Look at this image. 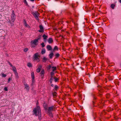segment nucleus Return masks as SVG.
<instances>
[{
    "mask_svg": "<svg viewBox=\"0 0 121 121\" xmlns=\"http://www.w3.org/2000/svg\"><path fill=\"white\" fill-rule=\"evenodd\" d=\"M33 111L35 116H38L39 119L40 120L41 119V112L40 107L37 106L36 108L34 109Z\"/></svg>",
    "mask_w": 121,
    "mask_h": 121,
    "instance_id": "nucleus-1",
    "label": "nucleus"
},
{
    "mask_svg": "<svg viewBox=\"0 0 121 121\" xmlns=\"http://www.w3.org/2000/svg\"><path fill=\"white\" fill-rule=\"evenodd\" d=\"M40 56L39 53H37L34 55L32 60L34 61H36L37 62H39L40 61Z\"/></svg>",
    "mask_w": 121,
    "mask_h": 121,
    "instance_id": "nucleus-2",
    "label": "nucleus"
},
{
    "mask_svg": "<svg viewBox=\"0 0 121 121\" xmlns=\"http://www.w3.org/2000/svg\"><path fill=\"white\" fill-rule=\"evenodd\" d=\"M16 15L14 13V10L12 11L11 15V20L13 22L15 20Z\"/></svg>",
    "mask_w": 121,
    "mask_h": 121,
    "instance_id": "nucleus-3",
    "label": "nucleus"
},
{
    "mask_svg": "<svg viewBox=\"0 0 121 121\" xmlns=\"http://www.w3.org/2000/svg\"><path fill=\"white\" fill-rule=\"evenodd\" d=\"M55 107L53 106H52L48 108V112L49 114L52 113V111L55 110Z\"/></svg>",
    "mask_w": 121,
    "mask_h": 121,
    "instance_id": "nucleus-4",
    "label": "nucleus"
},
{
    "mask_svg": "<svg viewBox=\"0 0 121 121\" xmlns=\"http://www.w3.org/2000/svg\"><path fill=\"white\" fill-rule=\"evenodd\" d=\"M41 38V37H39L37 39H35L34 40H32L31 41V43H33L35 45H37L38 43V40Z\"/></svg>",
    "mask_w": 121,
    "mask_h": 121,
    "instance_id": "nucleus-5",
    "label": "nucleus"
},
{
    "mask_svg": "<svg viewBox=\"0 0 121 121\" xmlns=\"http://www.w3.org/2000/svg\"><path fill=\"white\" fill-rule=\"evenodd\" d=\"M24 85L25 86V88L26 89V90L27 91H29L30 89V87L29 85L26 83H24Z\"/></svg>",
    "mask_w": 121,
    "mask_h": 121,
    "instance_id": "nucleus-6",
    "label": "nucleus"
},
{
    "mask_svg": "<svg viewBox=\"0 0 121 121\" xmlns=\"http://www.w3.org/2000/svg\"><path fill=\"white\" fill-rule=\"evenodd\" d=\"M33 15L38 20V16L39 15V13L37 12H35L33 13Z\"/></svg>",
    "mask_w": 121,
    "mask_h": 121,
    "instance_id": "nucleus-7",
    "label": "nucleus"
},
{
    "mask_svg": "<svg viewBox=\"0 0 121 121\" xmlns=\"http://www.w3.org/2000/svg\"><path fill=\"white\" fill-rule=\"evenodd\" d=\"M39 27L40 28V30H39V32H43V27L42 25H40L39 26Z\"/></svg>",
    "mask_w": 121,
    "mask_h": 121,
    "instance_id": "nucleus-8",
    "label": "nucleus"
},
{
    "mask_svg": "<svg viewBox=\"0 0 121 121\" xmlns=\"http://www.w3.org/2000/svg\"><path fill=\"white\" fill-rule=\"evenodd\" d=\"M24 22L25 26L28 28H30V27L27 23L26 22L25 20H24Z\"/></svg>",
    "mask_w": 121,
    "mask_h": 121,
    "instance_id": "nucleus-9",
    "label": "nucleus"
},
{
    "mask_svg": "<svg viewBox=\"0 0 121 121\" xmlns=\"http://www.w3.org/2000/svg\"><path fill=\"white\" fill-rule=\"evenodd\" d=\"M48 43H51L53 42V40L52 38H49L48 40Z\"/></svg>",
    "mask_w": 121,
    "mask_h": 121,
    "instance_id": "nucleus-10",
    "label": "nucleus"
},
{
    "mask_svg": "<svg viewBox=\"0 0 121 121\" xmlns=\"http://www.w3.org/2000/svg\"><path fill=\"white\" fill-rule=\"evenodd\" d=\"M47 49L49 51L51 50L52 49V48L51 46L49 45H48L47 46Z\"/></svg>",
    "mask_w": 121,
    "mask_h": 121,
    "instance_id": "nucleus-11",
    "label": "nucleus"
},
{
    "mask_svg": "<svg viewBox=\"0 0 121 121\" xmlns=\"http://www.w3.org/2000/svg\"><path fill=\"white\" fill-rule=\"evenodd\" d=\"M42 37L43 38V39L44 40V41H45L48 38L47 36L45 34H43L42 36Z\"/></svg>",
    "mask_w": 121,
    "mask_h": 121,
    "instance_id": "nucleus-12",
    "label": "nucleus"
},
{
    "mask_svg": "<svg viewBox=\"0 0 121 121\" xmlns=\"http://www.w3.org/2000/svg\"><path fill=\"white\" fill-rule=\"evenodd\" d=\"M43 106L45 110H48V106L46 104H44L43 105Z\"/></svg>",
    "mask_w": 121,
    "mask_h": 121,
    "instance_id": "nucleus-13",
    "label": "nucleus"
},
{
    "mask_svg": "<svg viewBox=\"0 0 121 121\" xmlns=\"http://www.w3.org/2000/svg\"><path fill=\"white\" fill-rule=\"evenodd\" d=\"M58 48L56 46H55L53 49V51H58Z\"/></svg>",
    "mask_w": 121,
    "mask_h": 121,
    "instance_id": "nucleus-14",
    "label": "nucleus"
},
{
    "mask_svg": "<svg viewBox=\"0 0 121 121\" xmlns=\"http://www.w3.org/2000/svg\"><path fill=\"white\" fill-rule=\"evenodd\" d=\"M54 54L53 53H51L49 55V58L50 59H52V57L53 56Z\"/></svg>",
    "mask_w": 121,
    "mask_h": 121,
    "instance_id": "nucleus-15",
    "label": "nucleus"
},
{
    "mask_svg": "<svg viewBox=\"0 0 121 121\" xmlns=\"http://www.w3.org/2000/svg\"><path fill=\"white\" fill-rule=\"evenodd\" d=\"M47 60V58L45 57H44L43 58L42 61L43 62H45Z\"/></svg>",
    "mask_w": 121,
    "mask_h": 121,
    "instance_id": "nucleus-16",
    "label": "nucleus"
},
{
    "mask_svg": "<svg viewBox=\"0 0 121 121\" xmlns=\"http://www.w3.org/2000/svg\"><path fill=\"white\" fill-rule=\"evenodd\" d=\"M13 70L14 72H17L16 69L14 66H13L12 67Z\"/></svg>",
    "mask_w": 121,
    "mask_h": 121,
    "instance_id": "nucleus-17",
    "label": "nucleus"
},
{
    "mask_svg": "<svg viewBox=\"0 0 121 121\" xmlns=\"http://www.w3.org/2000/svg\"><path fill=\"white\" fill-rule=\"evenodd\" d=\"M44 73V71L43 69H42L41 72V75L42 76H43V74Z\"/></svg>",
    "mask_w": 121,
    "mask_h": 121,
    "instance_id": "nucleus-18",
    "label": "nucleus"
},
{
    "mask_svg": "<svg viewBox=\"0 0 121 121\" xmlns=\"http://www.w3.org/2000/svg\"><path fill=\"white\" fill-rule=\"evenodd\" d=\"M31 75L32 79H35L34 73V72H32L31 73Z\"/></svg>",
    "mask_w": 121,
    "mask_h": 121,
    "instance_id": "nucleus-19",
    "label": "nucleus"
},
{
    "mask_svg": "<svg viewBox=\"0 0 121 121\" xmlns=\"http://www.w3.org/2000/svg\"><path fill=\"white\" fill-rule=\"evenodd\" d=\"M51 78L50 79V82L51 83H52V81L53 80L54 78L53 77H51Z\"/></svg>",
    "mask_w": 121,
    "mask_h": 121,
    "instance_id": "nucleus-20",
    "label": "nucleus"
},
{
    "mask_svg": "<svg viewBox=\"0 0 121 121\" xmlns=\"http://www.w3.org/2000/svg\"><path fill=\"white\" fill-rule=\"evenodd\" d=\"M45 49H43L41 51V53L42 54H43L45 53Z\"/></svg>",
    "mask_w": 121,
    "mask_h": 121,
    "instance_id": "nucleus-21",
    "label": "nucleus"
},
{
    "mask_svg": "<svg viewBox=\"0 0 121 121\" xmlns=\"http://www.w3.org/2000/svg\"><path fill=\"white\" fill-rule=\"evenodd\" d=\"M27 65L29 67H31L32 66V64L30 63H27Z\"/></svg>",
    "mask_w": 121,
    "mask_h": 121,
    "instance_id": "nucleus-22",
    "label": "nucleus"
},
{
    "mask_svg": "<svg viewBox=\"0 0 121 121\" xmlns=\"http://www.w3.org/2000/svg\"><path fill=\"white\" fill-rule=\"evenodd\" d=\"M115 6V5L113 4H111L110 6L111 7L112 9H114Z\"/></svg>",
    "mask_w": 121,
    "mask_h": 121,
    "instance_id": "nucleus-23",
    "label": "nucleus"
},
{
    "mask_svg": "<svg viewBox=\"0 0 121 121\" xmlns=\"http://www.w3.org/2000/svg\"><path fill=\"white\" fill-rule=\"evenodd\" d=\"M14 73L15 74V75L16 76V77L17 78H18V74L17 73V72H14Z\"/></svg>",
    "mask_w": 121,
    "mask_h": 121,
    "instance_id": "nucleus-24",
    "label": "nucleus"
},
{
    "mask_svg": "<svg viewBox=\"0 0 121 121\" xmlns=\"http://www.w3.org/2000/svg\"><path fill=\"white\" fill-rule=\"evenodd\" d=\"M52 94L54 97H56L57 94L56 93V92H54L52 93Z\"/></svg>",
    "mask_w": 121,
    "mask_h": 121,
    "instance_id": "nucleus-25",
    "label": "nucleus"
},
{
    "mask_svg": "<svg viewBox=\"0 0 121 121\" xmlns=\"http://www.w3.org/2000/svg\"><path fill=\"white\" fill-rule=\"evenodd\" d=\"M52 68L53 69L52 70V71L53 72H54L55 70L56 69V67H52Z\"/></svg>",
    "mask_w": 121,
    "mask_h": 121,
    "instance_id": "nucleus-26",
    "label": "nucleus"
},
{
    "mask_svg": "<svg viewBox=\"0 0 121 121\" xmlns=\"http://www.w3.org/2000/svg\"><path fill=\"white\" fill-rule=\"evenodd\" d=\"M60 56V54L58 53H57L55 55V56L56 57V58H57Z\"/></svg>",
    "mask_w": 121,
    "mask_h": 121,
    "instance_id": "nucleus-27",
    "label": "nucleus"
},
{
    "mask_svg": "<svg viewBox=\"0 0 121 121\" xmlns=\"http://www.w3.org/2000/svg\"><path fill=\"white\" fill-rule=\"evenodd\" d=\"M108 79L109 80H112L113 79V77L112 76H110L109 77Z\"/></svg>",
    "mask_w": 121,
    "mask_h": 121,
    "instance_id": "nucleus-28",
    "label": "nucleus"
},
{
    "mask_svg": "<svg viewBox=\"0 0 121 121\" xmlns=\"http://www.w3.org/2000/svg\"><path fill=\"white\" fill-rule=\"evenodd\" d=\"M35 82V80H34V79H32V85H33L34 83Z\"/></svg>",
    "mask_w": 121,
    "mask_h": 121,
    "instance_id": "nucleus-29",
    "label": "nucleus"
},
{
    "mask_svg": "<svg viewBox=\"0 0 121 121\" xmlns=\"http://www.w3.org/2000/svg\"><path fill=\"white\" fill-rule=\"evenodd\" d=\"M2 77H5L6 76V75L4 73L2 74Z\"/></svg>",
    "mask_w": 121,
    "mask_h": 121,
    "instance_id": "nucleus-30",
    "label": "nucleus"
},
{
    "mask_svg": "<svg viewBox=\"0 0 121 121\" xmlns=\"http://www.w3.org/2000/svg\"><path fill=\"white\" fill-rule=\"evenodd\" d=\"M52 72L51 73V77H53V76L54 74V73L53 72Z\"/></svg>",
    "mask_w": 121,
    "mask_h": 121,
    "instance_id": "nucleus-31",
    "label": "nucleus"
},
{
    "mask_svg": "<svg viewBox=\"0 0 121 121\" xmlns=\"http://www.w3.org/2000/svg\"><path fill=\"white\" fill-rule=\"evenodd\" d=\"M41 45L42 46V47H44L45 45L44 44V43H41Z\"/></svg>",
    "mask_w": 121,
    "mask_h": 121,
    "instance_id": "nucleus-32",
    "label": "nucleus"
},
{
    "mask_svg": "<svg viewBox=\"0 0 121 121\" xmlns=\"http://www.w3.org/2000/svg\"><path fill=\"white\" fill-rule=\"evenodd\" d=\"M51 68V66L50 65H48L47 67V69L48 70L50 69Z\"/></svg>",
    "mask_w": 121,
    "mask_h": 121,
    "instance_id": "nucleus-33",
    "label": "nucleus"
},
{
    "mask_svg": "<svg viewBox=\"0 0 121 121\" xmlns=\"http://www.w3.org/2000/svg\"><path fill=\"white\" fill-rule=\"evenodd\" d=\"M28 50V49L27 48H26L24 49V52H26Z\"/></svg>",
    "mask_w": 121,
    "mask_h": 121,
    "instance_id": "nucleus-34",
    "label": "nucleus"
},
{
    "mask_svg": "<svg viewBox=\"0 0 121 121\" xmlns=\"http://www.w3.org/2000/svg\"><path fill=\"white\" fill-rule=\"evenodd\" d=\"M58 88V87L56 85H55V88H54L56 90Z\"/></svg>",
    "mask_w": 121,
    "mask_h": 121,
    "instance_id": "nucleus-35",
    "label": "nucleus"
},
{
    "mask_svg": "<svg viewBox=\"0 0 121 121\" xmlns=\"http://www.w3.org/2000/svg\"><path fill=\"white\" fill-rule=\"evenodd\" d=\"M54 79L55 81L56 82H57L58 80V79L57 78H54Z\"/></svg>",
    "mask_w": 121,
    "mask_h": 121,
    "instance_id": "nucleus-36",
    "label": "nucleus"
},
{
    "mask_svg": "<svg viewBox=\"0 0 121 121\" xmlns=\"http://www.w3.org/2000/svg\"><path fill=\"white\" fill-rule=\"evenodd\" d=\"M40 69L38 68L36 70V71H37V72H39L40 71Z\"/></svg>",
    "mask_w": 121,
    "mask_h": 121,
    "instance_id": "nucleus-37",
    "label": "nucleus"
},
{
    "mask_svg": "<svg viewBox=\"0 0 121 121\" xmlns=\"http://www.w3.org/2000/svg\"><path fill=\"white\" fill-rule=\"evenodd\" d=\"M11 79H12L11 78H9V79H8V83H9V82L10 80Z\"/></svg>",
    "mask_w": 121,
    "mask_h": 121,
    "instance_id": "nucleus-38",
    "label": "nucleus"
},
{
    "mask_svg": "<svg viewBox=\"0 0 121 121\" xmlns=\"http://www.w3.org/2000/svg\"><path fill=\"white\" fill-rule=\"evenodd\" d=\"M4 90L6 91H8V89L6 87H5L4 88Z\"/></svg>",
    "mask_w": 121,
    "mask_h": 121,
    "instance_id": "nucleus-39",
    "label": "nucleus"
},
{
    "mask_svg": "<svg viewBox=\"0 0 121 121\" xmlns=\"http://www.w3.org/2000/svg\"><path fill=\"white\" fill-rule=\"evenodd\" d=\"M42 66L41 65H39L38 68L40 69L41 68Z\"/></svg>",
    "mask_w": 121,
    "mask_h": 121,
    "instance_id": "nucleus-40",
    "label": "nucleus"
},
{
    "mask_svg": "<svg viewBox=\"0 0 121 121\" xmlns=\"http://www.w3.org/2000/svg\"><path fill=\"white\" fill-rule=\"evenodd\" d=\"M9 65L12 67L13 66L9 62Z\"/></svg>",
    "mask_w": 121,
    "mask_h": 121,
    "instance_id": "nucleus-41",
    "label": "nucleus"
},
{
    "mask_svg": "<svg viewBox=\"0 0 121 121\" xmlns=\"http://www.w3.org/2000/svg\"><path fill=\"white\" fill-rule=\"evenodd\" d=\"M25 1H24V2H25V3L26 4V5H28V4H27V3L26 1V0H24Z\"/></svg>",
    "mask_w": 121,
    "mask_h": 121,
    "instance_id": "nucleus-42",
    "label": "nucleus"
},
{
    "mask_svg": "<svg viewBox=\"0 0 121 121\" xmlns=\"http://www.w3.org/2000/svg\"><path fill=\"white\" fill-rule=\"evenodd\" d=\"M51 86H52V87H53V84H52L51 85Z\"/></svg>",
    "mask_w": 121,
    "mask_h": 121,
    "instance_id": "nucleus-43",
    "label": "nucleus"
},
{
    "mask_svg": "<svg viewBox=\"0 0 121 121\" xmlns=\"http://www.w3.org/2000/svg\"><path fill=\"white\" fill-rule=\"evenodd\" d=\"M31 1H33L35 0H30Z\"/></svg>",
    "mask_w": 121,
    "mask_h": 121,
    "instance_id": "nucleus-44",
    "label": "nucleus"
},
{
    "mask_svg": "<svg viewBox=\"0 0 121 121\" xmlns=\"http://www.w3.org/2000/svg\"><path fill=\"white\" fill-rule=\"evenodd\" d=\"M67 23H69V22L68 21H67Z\"/></svg>",
    "mask_w": 121,
    "mask_h": 121,
    "instance_id": "nucleus-45",
    "label": "nucleus"
},
{
    "mask_svg": "<svg viewBox=\"0 0 121 121\" xmlns=\"http://www.w3.org/2000/svg\"><path fill=\"white\" fill-rule=\"evenodd\" d=\"M38 104H37V106H38ZM37 107V106H36V107Z\"/></svg>",
    "mask_w": 121,
    "mask_h": 121,
    "instance_id": "nucleus-46",
    "label": "nucleus"
},
{
    "mask_svg": "<svg viewBox=\"0 0 121 121\" xmlns=\"http://www.w3.org/2000/svg\"><path fill=\"white\" fill-rule=\"evenodd\" d=\"M13 25V24H12V25H11V26H12Z\"/></svg>",
    "mask_w": 121,
    "mask_h": 121,
    "instance_id": "nucleus-47",
    "label": "nucleus"
},
{
    "mask_svg": "<svg viewBox=\"0 0 121 121\" xmlns=\"http://www.w3.org/2000/svg\"><path fill=\"white\" fill-rule=\"evenodd\" d=\"M120 66H121V64Z\"/></svg>",
    "mask_w": 121,
    "mask_h": 121,
    "instance_id": "nucleus-48",
    "label": "nucleus"
}]
</instances>
